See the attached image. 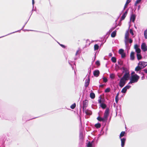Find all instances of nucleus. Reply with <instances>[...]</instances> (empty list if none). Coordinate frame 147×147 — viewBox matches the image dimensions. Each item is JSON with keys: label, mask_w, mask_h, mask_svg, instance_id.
Masks as SVG:
<instances>
[{"label": "nucleus", "mask_w": 147, "mask_h": 147, "mask_svg": "<svg viewBox=\"0 0 147 147\" xmlns=\"http://www.w3.org/2000/svg\"><path fill=\"white\" fill-rule=\"evenodd\" d=\"M115 100L116 102L117 103L119 100L118 97H117V96H116L115 97Z\"/></svg>", "instance_id": "obj_36"}, {"label": "nucleus", "mask_w": 147, "mask_h": 147, "mask_svg": "<svg viewBox=\"0 0 147 147\" xmlns=\"http://www.w3.org/2000/svg\"><path fill=\"white\" fill-rule=\"evenodd\" d=\"M116 30L114 31L111 34V36L113 38L114 37L116 36Z\"/></svg>", "instance_id": "obj_20"}, {"label": "nucleus", "mask_w": 147, "mask_h": 147, "mask_svg": "<svg viewBox=\"0 0 147 147\" xmlns=\"http://www.w3.org/2000/svg\"><path fill=\"white\" fill-rule=\"evenodd\" d=\"M103 81L105 82H106L107 81V79L105 77L103 78Z\"/></svg>", "instance_id": "obj_34"}, {"label": "nucleus", "mask_w": 147, "mask_h": 147, "mask_svg": "<svg viewBox=\"0 0 147 147\" xmlns=\"http://www.w3.org/2000/svg\"><path fill=\"white\" fill-rule=\"evenodd\" d=\"M131 86L130 85H127L123 88L121 91V92L122 93H125L127 89H128L130 88Z\"/></svg>", "instance_id": "obj_8"}, {"label": "nucleus", "mask_w": 147, "mask_h": 147, "mask_svg": "<svg viewBox=\"0 0 147 147\" xmlns=\"http://www.w3.org/2000/svg\"><path fill=\"white\" fill-rule=\"evenodd\" d=\"M130 0H127L124 6L123 10H125V9L127 8L128 4L130 3Z\"/></svg>", "instance_id": "obj_14"}, {"label": "nucleus", "mask_w": 147, "mask_h": 147, "mask_svg": "<svg viewBox=\"0 0 147 147\" xmlns=\"http://www.w3.org/2000/svg\"><path fill=\"white\" fill-rule=\"evenodd\" d=\"M130 59L131 60H133L134 59V52H131V53L130 55Z\"/></svg>", "instance_id": "obj_17"}, {"label": "nucleus", "mask_w": 147, "mask_h": 147, "mask_svg": "<svg viewBox=\"0 0 147 147\" xmlns=\"http://www.w3.org/2000/svg\"><path fill=\"white\" fill-rule=\"evenodd\" d=\"M72 68H73V67H72Z\"/></svg>", "instance_id": "obj_56"}, {"label": "nucleus", "mask_w": 147, "mask_h": 147, "mask_svg": "<svg viewBox=\"0 0 147 147\" xmlns=\"http://www.w3.org/2000/svg\"><path fill=\"white\" fill-rule=\"evenodd\" d=\"M79 50H78L76 52V55H78V54L79 52Z\"/></svg>", "instance_id": "obj_50"}, {"label": "nucleus", "mask_w": 147, "mask_h": 147, "mask_svg": "<svg viewBox=\"0 0 147 147\" xmlns=\"http://www.w3.org/2000/svg\"><path fill=\"white\" fill-rule=\"evenodd\" d=\"M110 88H107L105 90V92H110Z\"/></svg>", "instance_id": "obj_33"}, {"label": "nucleus", "mask_w": 147, "mask_h": 147, "mask_svg": "<svg viewBox=\"0 0 147 147\" xmlns=\"http://www.w3.org/2000/svg\"><path fill=\"white\" fill-rule=\"evenodd\" d=\"M129 31L128 30H127L125 33V42L126 45L127 43L129 41Z\"/></svg>", "instance_id": "obj_5"}, {"label": "nucleus", "mask_w": 147, "mask_h": 147, "mask_svg": "<svg viewBox=\"0 0 147 147\" xmlns=\"http://www.w3.org/2000/svg\"><path fill=\"white\" fill-rule=\"evenodd\" d=\"M110 77L112 79H113L115 77V75L114 74H111L110 75Z\"/></svg>", "instance_id": "obj_29"}, {"label": "nucleus", "mask_w": 147, "mask_h": 147, "mask_svg": "<svg viewBox=\"0 0 147 147\" xmlns=\"http://www.w3.org/2000/svg\"><path fill=\"white\" fill-rule=\"evenodd\" d=\"M34 0H32V4H33V7H34Z\"/></svg>", "instance_id": "obj_49"}, {"label": "nucleus", "mask_w": 147, "mask_h": 147, "mask_svg": "<svg viewBox=\"0 0 147 147\" xmlns=\"http://www.w3.org/2000/svg\"><path fill=\"white\" fill-rule=\"evenodd\" d=\"M137 59L138 60L142 58V56L140 53L137 54Z\"/></svg>", "instance_id": "obj_25"}, {"label": "nucleus", "mask_w": 147, "mask_h": 147, "mask_svg": "<svg viewBox=\"0 0 147 147\" xmlns=\"http://www.w3.org/2000/svg\"><path fill=\"white\" fill-rule=\"evenodd\" d=\"M134 47L137 54L140 53L141 52V50L139 48L138 45L137 44L135 45H134Z\"/></svg>", "instance_id": "obj_10"}, {"label": "nucleus", "mask_w": 147, "mask_h": 147, "mask_svg": "<svg viewBox=\"0 0 147 147\" xmlns=\"http://www.w3.org/2000/svg\"><path fill=\"white\" fill-rule=\"evenodd\" d=\"M144 76H143L142 77H141V79H142V80H144Z\"/></svg>", "instance_id": "obj_46"}, {"label": "nucleus", "mask_w": 147, "mask_h": 147, "mask_svg": "<svg viewBox=\"0 0 147 147\" xmlns=\"http://www.w3.org/2000/svg\"><path fill=\"white\" fill-rule=\"evenodd\" d=\"M140 78L139 76L136 74L132 75L131 76L130 79V82L128 83V84H131L132 83H136L138 81Z\"/></svg>", "instance_id": "obj_3"}, {"label": "nucleus", "mask_w": 147, "mask_h": 147, "mask_svg": "<svg viewBox=\"0 0 147 147\" xmlns=\"http://www.w3.org/2000/svg\"><path fill=\"white\" fill-rule=\"evenodd\" d=\"M140 7H141V6H140V5H138V10H139L140 9Z\"/></svg>", "instance_id": "obj_45"}, {"label": "nucleus", "mask_w": 147, "mask_h": 147, "mask_svg": "<svg viewBox=\"0 0 147 147\" xmlns=\"http://www.w3.org/2000/svg\"><path fill=\"white\" fill-rule=\"evenodd\" d=\"M142 68L140 66L139 64H138V66L135 68V70L136 71H138L141 70Z\"/></svg>", "instance_id": "obj_19"}, {"label": "nucleus", "mask_w": 147, "mask_h": 147, "mask_svg": "<svg viewBox=\"0 0 147 147\" xmlns=\"http://www.w3.org/2000/svg\"><path fill=\"white\" fill-rule=\"evenodd\" d=\"M109 115V110L108 109H106L104 114V116L103 118L98 116L97 118V119L100 121H102L103 122H106L107 120L108 117Z\"/></svg>", "instance_id": "obj_2"}, {"label": "nucleus", "mask_w": 147, "mask_h": 147, "mask_svg": "<svg viewBox=\"0 0 147 147\" xmlns=\"http://www.w3.org/2000/svg\"><path fill=\"white\" fill-rule=\"evenodd\" d=\"M95 126L97 128H99L100 127L101 125L100 123H97L95 124Z\"/></svg>", "instance_id": "obj_27"}, {"label": "nucleus", "mask_w": 147, "mask_h": 147, "mask_svg": "<svg viewBox=\"0 0 147 147\" xmlns=\"http://www.w3.org/2000/svg\"><path fill=\"white\" fill-rule=\"evenodd\" d=\"M90 97L92 99L94 98L95 97V94L93 92H91L90 94Z\"/></svg>", "instance_id": "obj_21"}, {"label": "nucleus", "mask_w": 147, "mask_h": 147, "mask_svg": "<svg viewBox=\"0 0 147 147\" xmlns=\"http://www.w3.org/2000/svg\"><path fill=\"white\" fill-rule=\"evenodd\" d=\"M76 107V104L75 103H74L71 106L70 108L72 109H74Z\"/></svg>", "instance_id": "obj_28"}, {"label": "nucleus", "mask_w": 147, "mask_h": 147, "mask_svg": "<svg viewBox=\"0 0 147 147\" xmlns=\"http://www.w3.org/2000/svg\"><path fill=\"white\" fill-rule=\"evenodd\" d=\"M93 143V141L91 142H89L87 144V146L88 147H92V143Z\"/></svg>", "instance_id": "obj_22"}, {"label": "nucleus", "mask_w": 147, "mask_h": 147, "mask_svg": "<svg viewBox=\"0 0 147 147\" xmlns=\"http://www.w3.org/2000/svg\"><path fill=\"white\" fill-rule=\"evenodd\" d=\"M2 37H1L0 38H1Z\"/></svg>", "instance_id": "obj_57"}, {"label": "nucleus", "mask_w": 147, "mask_h": 147, "mask_svg": "<svg viewBox=\"0 0 147 147\" xmlns=\"http://www.w3.org/2000/svg\"><path fill=\"white\" fill-rule=\"evenodd\" d=\"M90 80L89 79H88L87 80H86L85 82V86L86 87H87L89 84L90 82Z\"/></svg>", "instance_id": "obj_18"}, {"label": "nucleus", "mask_w": 147, "mask_h": 147, "mask_svg": "<svg viewBox=\"0 0 147 147\" xmlns=\"http://www.w3.org/2000/svg\"><path fill=\"white\" fill-rule=\"evenodd\" d=\"M142 0H137L136 2L137 4H138Z\"/></svg>", "instance_id": "obj_39"}, {"label": "nucleus", "mask_w": 147, "mask_h": 147, "mask_svg": "<svg viewBox=\"0 0 147 147\" xmlns=\"http://www.w3.org/2000/svg\"><path fill=\"white\" fill-rule=\"evenodd\" d=\"M119 53L121 55L122 58H124L125 57V55L124 52V50L122 49H120L119 51Z\"/></svg>", "instance_id": "obj_9"}, {"label": "nucleus", "mask_w": 147, "mask_h": 147, "mask_svg": "<svg viewBox=\"0 0 147 147\" xmlns=\"http://www.w3.org/2000/svg\"><path fill=\"white\" fill-rule=\"evenodd\" d=\"M96 63L97 65H99L100 64V62L98 61H96Z\"/></svg>", "instance_id": "obj_38"}, {"label": "nucleus", "mask_w": 147, "mask_h": 147, "mask_svg": "<svg viewBox=\"0 0 147 147\" xmlns=\"http://www.w3.org/2000/svg\"><path fill=\"white\" fill-rule=\"evenodd\" d=\"M83 134L82 133H80V137L81 138H83Z\"/></svg>", "instance_id": "obj_37"}, {"label": "nucleus", "mask_w": 147, "mask_h": 147, "mask_svg": "<svg viewBox=\"0 0 147 147\" xmlns=\"http://www.w3.org/2000/svg\"><path fill=\"white\" fill-rule=\"evenodd\" d=\"M99 74L100 72L98 70H95L93 72V74L96 77H98L99 76Z\"/></svg>", "instance_id": "obj_12"}, {"label": "nucleus", "mask_w": 147, "mask_h": 147, "mask_svg": "<svg viewBox=\"0 0 147 147\" xmlns=\"http://www.w3.org/2000/svg\"><path fill=\"white\" fill-rule=\"evenodd\" d=\"M114 105L115 106V103H114Z\"/></svg>", "instance_id": "obj_55"}, {"label": "nucleus", "mask_w": 147, "mask_h": 147, "mask_svg": "<svg viewBox=\"0 0 147 147\" xmlns=\"http://www.w3.org/2000/svg\"><path fill=\"white\" fill-rule=\"evenodd\" d=\"M18 31H17V32H18ZM17 32V31H16V32H12V33H11L9 34H12V33H15V32Z\"/></svg>", "instance_id": "obj_54"}, {"label": "nucleus", "mask_w": 147, "mask_h": 147, "mask_svg": "<svg viewBox=\"0 0 147 147\" xmlns=\"http://www.w3.org/2000/svg\"><path fill=\"white\" fill-rule=\"evenodd\" d=\"M128 10L127 9V10L125 11V12L123 13V14H125V15L127 16V12H128Z\"/></svg>", "instance_id": "obj_42"}, {"label": "nucleus", "mask_w": 147, "mask_h": 147, "mask_svg": "<svg viewBox=\"0 0 147 147\" xmlns=\"http://www.w3.org/2000/svg\"><path fill=\"white\" fill-rule=\"evenodd\" d=\"M88 101L87 100H85L83 101V111H84L86 109V107L88 106Z\"/></svg>", "instance_id": "obj_4"}, {"label": "nucleus", "mask_w": 147, "mask_h": 147, "mask_svg": "<svg viewBox=\"0 0 147 147\" xmlns=\"http://www.w3.org/2000/svg\"><path fill=\"white\" fill-rule=\"evenodd\" d=\"M98 102L100 105L104 103V99L102 98L101 96H100L98 97Z\"/></svg>", "instance_id": "obj_11"}, {"label": "nucleus", "mask_w": 147, "mask_h": 147, "mask_svg": "<svg viewBox=\"0 0 147 147\" xmlns=\"http://www.w3.org/2000/svg\"><path fill=\"white\" fill-rule=\"evenodd\" d=\"M126 16V15H125L124 14H123L121 17V20H124V19L125 18Z\"/></svg>", "instance_id": "obj_32"}, {"label": "nucleus", "mask_w": 147, "mask_h": 147, "mask_svg": "<svg viewBox=\"0 0 147 147\" xmlns=\"http://www.w3.org/2000/svg\"><path fill=\"white\" fill-rule=\"evenodd\" d=\"M128 10L127 9V10L125 11V12L123 13V14H125V15L127 16V12H128Z\"/></svg>", "instance_id": "obj_41"}, {"label": "nucleus", "mask_w": 147, "mask_h": 147, "mask_svg": "<svg viewBox=\"0 0 147 147\" xmlns=\"http://www.w3.org/2000/svg\"><path fill=\"white\" fill-rule=\"evenodd\" d=\"M60 45L62 47H63V48H65V46H64V45H62V44H60Z\"/></svg>", "instance_id": "obj_47"}, {"label": "nucleus", "mask_w": 147, "mask_h": 147, "mask_svg": "<svg viewBox=\"0 0 147 147\" xmlns=\"http://www.w3.org/2000/svg\"><path fill=\"white\" fill-rule=\"evenodd\" d=\"M144 36L146 39H147V29L145 30L144 32Z\"/></svg>", "instance_id": "obj_23"}, {"label": "nucleus", "mask_w": 147, "mask_h": 147, "mask_svg": "<svg viewBox=\"0 0 147 147\" xmlns=\"http://www.w3.org/2000/svg\"><path fill=\"white\" fill-rule=\"evenodd\" d=\"M100 106L103 109H104L106 107V105L104 103L100 105Z\"/></svg>", "instance_id": "obj_24"}, {"label": "nucleus", "mask_w": 147, "mask_h": 147, "mask_svg": "<svg viewBox=\"0 0 147 147\" xmlns=\"http://www.w3.org/2000/svg\"><path fill=\"white\" fill-rule=\"evenodd\" d=\"M132 40L131 39L129 38V41H128V42H129L130 43H131L132 42Z\"/></svg>", "instance_id": "obj_40"}, {"label": "nucleus", "mask_w": 147, "mask_h": 147, "mask_svg": "<svg viewBox=\"0 0 147 147\" xmlns=\"http://www.w3.org/2000/svg\"><path fill=\"white\" fill-rule=\"evenodd\" d=\"M125 138H123L121 139V146L122 147H123L125 144Z\"/></svg>", "instance_id": "obj_15"}, {"label": "nucleus", "mask_w": 147, "mask_h": 147, "mask_svg": "<svg viewBox=\"0 0 147 147\" xmlns=\"http://www.w3.org/2000/svg\"><path fill=\"white\" fill-rule=\"evenodd\" d=\"M104 84H101L99 85V87L101 88H103L104 86Z\"/></svg>", "instance_id": "obj_43"}, {"label": "nucleus", "mask_w": 147, "mask_h": 147, "mask_svg": "<svg viewBox=\"0 0 147 147\" xmlns=\"http://www.w3.org/2000/svg\"><path fill=\"white\" fill-rule=\"evenodd\" d=\"M125 131H122L121 133L120 134V138H121V137H123V136L125 134Z\"/></svg>", "instance_id": "obj_31"}, {"label": "nucleus", "mask_w": 147, "mask_h": 147, "mask_svg": "<svg viewBox=\"0 0 147 147\" xmlns=\"http://www.w3.org/2000/svg\"><path fill=\"white\" fill-rule=\"evenodd\" d=\"M119 93H118L117 94V95L116 96H117V97H118V96H119Z\"/></svg>", "instance_id": "obj_52"}, {"label": "nucleus", "mask_w": 147, "mask_h": 147, "mask_svg": "<svg viewBox=\"0 0 147 147\" xmlns=\"http://www.w3.org/2000/svg\"><path fill=\"white\" fill-rule=\"evenodd\" d=\"M68 62H69V64L72 66L71 65V64L70 62L69 61Z\"/></svg>", "instance_id": "obj_53"}, {"label": "nucleus", "mask_w": 147, "mask_h": 147, "mask_svg": "<svg viewBox=\"0 0 147 147\" xmlns=\"http://www.w3.org/2000/svg\"><path fill=\"white\" fill-rule=\"evenodd\" d=\"M130 33L132 35H134V33L133 32V30L131 29H130L129 30Z\"/></svg>", "instance_id": "obj_35"}, {"label": "nucleus", "mask_w": 147, "mask_h": 147, "mask_svg": "<svg viewBox=\"0 0 147 147\" xmlns=\"http://www.w3.org/2000/svg\"><path fill=\"white\" fill-rule=\"evenodd\" d=\"M83 112H84L87 115H90L92 114V112L91 111L88 110H84V111H83Z\"/></svg>", "instance_id": "obj_13"}, {"label": "nucleus", "mask_w": 147, "mask_h": 147, "mask_svg": "<svg viewBox=\"0 0 147 147\" xmlns=\"http://www.w3.org/2000/svg\"><path fill=\"white\" fill-rule=\"evenodd\" d=\"M137 4H138L137 3H136V2H135L134 5L135 6H136L137 5Z\"/></svg>", "instance_id": "obj_51"}, {"label": "nucleus", "mask_w": 147, "mask_h": 147, "mask_svg": "<svg viewBox=\"0 0 147 147\" xmlns=\"http://www.w3.org/2000/svg\"><path fill=\"white\" fill-rule=\"evenodd\" d=\"M141 48L144 52L147 51V46L145 42H143L141 45Z\"/></svg>", "instance_id": "obj_6"}, {"label": "nucleus", "mask_w": 147, "mask_h": 147, "mask_svg": "<svg viewBox=\"0 0 147 147\" xmlns=\"http://www.w3.org/2000/svg\"><path fill=\"white\" fill-rule=\"evenodd\" d=\"M136 18V16L134 14H132L130 18V21L134 22Z\"/></svg>", "instance_id": "obj_16"}, {"label": "nucleus", "mask_w": 147, "mask_h": 147, "mask_svg": "<svg viewBox=\"0 0 147 147\" xmlns=\"http://www.w3.org/2000/svg\"><path fill=\"white\" fill-rule=\"evenodd\" d=\"M123 72L125 73L123 76L121 78L119 81V85L121 87H123L126 82V81L128 80L130 77V74L128 70L126 68L122 67Z\"/></svg>", "instance_id": "obj_1"}, {"label": "nucleus", "mask_w": 147, "mask_h": 147, "mask_svg": "<svg viewBox=\"0 0 147 147\" xmlns=\"http://www.w3.org/2000/svg\"><path fill=\"white\" fill-rule=\"evenodd\" d=\"M141 67L143 69L147 65V62L144 61H140L138 63Z\"/></svg>", "instance_id": "obj_7"}, {"label": "nucleus", "mask_w": 147, "mask_h": 147, "mask_svg": "<svg viewBox=\"0 0 147 147\" xmlns=\"http://www.w3.org/2000/svg\"><path fill=\"white\" fill-rule=\"evenodd\" d=\"M109 57H111L112 56V54L111 53H110L109 54Z\"/></svg>", "instance_id": "obj_48"}, {"label": "nucleus", "mask_w": 147, "mask_h": 147, "mask_svg": "<svg viewBox=\"0 0 147 147\" xmlns=\"http://www.w3.org/2000/svg\"><path fill=\"white\" fill-rule=\"evenodd\" d=\"M113 63H115L116 62V58L114 57H112L111 59Z\"/></svg>", "instance_id": "obj_26"}, {"label": "nucleus", "mask_w": 147, "mask_h": 147, "mask_svg": "<svg viewBox=\"0 0 147 147\" xmlns=\"http://www.w3.org/2000/svg\"><path fill=\"white\" fill-rule=\"evenodd\" d=\"M98 46L97 44H95L94 46V50H98Z\"/></svg>", "instance_id": "obj_30"}, {"label": "nucleus", "mask_w": 147, "mask_h": 147, "mask_svg": "<svg viewBox=\"0 0 147 147\" xmlns=\"http://www.w3.org/2000/svg\"><path fill=\"white\" fill-rule=\"evenodd\" d=\"M143 70L145 73H147V69H145Z\"/></svg>", "instance_id": "obj_44"}]
</instances>
